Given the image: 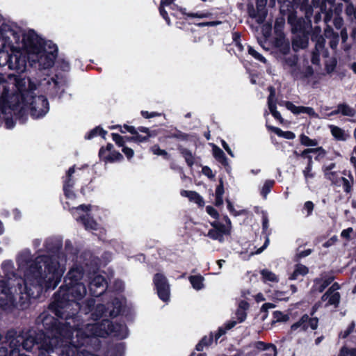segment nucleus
<instances>
[{
    "instance_id": "obj_48",
    "label": "nucleus",
    "mask_w": 356,
    "mask_h": 356,
    "mask_svg": "<svg viewBox=\"0 0 356 356\" xmlns=\"http://www.w3.org/2000/svg\"><path fill=\"white\" fill-rule=\"evenodd\" d=\"M304 175L307 181H308L309 178H312L314 177L313 174L312 173L311 161H309L308 166L304 170Z\"/></svg>"
},
{
    "instance_id": "obj_41",
    "label": "nucleus",
    "mask_w": 356,
    "mask_h": 356,
    "mask_svg": "<svg viewBox=\"0 0 356 356\" xmlns=\"http://www.w3.org/2000/svg\"><path fill=\"white\" fill-rule=\"evenodd\" d=\"M182 154H183V156L185 158V160L187 162L188 165L191 166L194 162V157H193L192 153L188 150H184V151H183Z\"/></svg>"
},
{
    "instance_id": "obj_17",
    "label": "nucleus",
    "mask_w": 356,
    "mask_h": 356,
    "mask_svg": "<svg viewBox=\"0 0 356 356\" xmlns=\"http://www.w3.org/2000/svg\"><path fill=\"white\" fill-rule=\"evenodd\" d=\"M213 229L209 231L207 236L211 238L222 241L223 235L227 233V229L218 222L212 223Z\"/></svg>"
},
{
    "instance_id": "obj_23",
    "label": "nucleus",
    "mask_w": 356,
    "mask_h": 356,
    "mask_svg": "<svg viewBox=\"0 0 356 356\" xmlns=\"http://www.w3.org/2000/svg\"><path fill=\"white\" fill-rule=\"evenodd\" d=\"M189 281L193 286V288L197 291L201 290L204 287V279L202 276L198 275H192L189 277Z\"/></svg>"
},
{
    "instance_id": "obj_56",
    "label": "nucleus",
    "mask_w": 356,
    "mask_h": 356,
    "mask_svg": "<svg viewBox=\"0 0 356 356\" xmlns=\"http://www.w3.org/2000/svg\"><path fill=\"white\" fill-rule=\"evenodd\" d=\"M334 35H337V33H334L332 29L330 27H328L325 31V36L327 38H332L334 37Z\"/></svg>"
},
{
    "instance_id": "obj_58",
    "label": "nucleus",
    "mask_w": 356,
    "mask_h": 356,
    "mask_svg": "<svg viewBox=\"0 0 356 356\" xmlns=\"http://www.w3.org/2000/svg\"><path fill=\"white\" fill-rule=\"evenodd\" d=\"M141 115L145 118H153V117L159 115V113H155V112H152V113H149L148 111H141Z\"/></svg>"
},
{
    "instance_id": "obj_12",
    "label": "nucleus",
    "mask_w": 356,
    "mask_h": 356,
    "mask_svg": "<svg viewBox=\"0 0 356 356\" xmlns=\"http://www.w3.org/2000/svg\"><path fill=\"white\" fill-rule=\"evenodd\" d=\"M122 305V302L118 299H115L111 304H109L107 310H105L104 305H99L97 307V309L99 310V318L103 316H107V313H108V316H116L121 311Z\"/></svg>"
},
{
    "instance_id": "obj_3",
    "label": "nucleus",
    "mask_w": 356,
    "mask_h": 356,
    "mask_svg": "<svg viewBox=\"0 0 356 356\" xmlns=\"http://www.w3.org/2000/svg\"><path fill=\"white\" fill-rule=\"evenodd\" d=\"M20 35L10 31L5 37L6 43L10 47L11 54L0 51V66L8 65V68L18 72L26 69V63L38 65L43 69L53 66L57 57L58 48L51 41L40 38L33 31H28Z\"/></svg>"
},
{
    "instance_id": "obj_64",
    "label": "nucleus",
    "mask_w": 356,
    "mask_h": 356,
    "mask_svg": "<svg viewBox=\"0 0 356 356\" xmlns=\"http://www.w3.org/2000/svg\"><path fill=\"white\" fill-rule=\"evenodd\" d=\"M341 37L343 42H346L348 39V33L346 29L341 31Z\"/></svg>"
},
{
    "instance_id": "obj_63",
    "label": "nucleus",
    "mask_w": 356,
    "mask_h": 356,
    "mask_svg": "<svg viewBox=\"0 0 356 356\" xmlns=\"http://www.w3.org/2000/svg\"><path fill=\"white\" fill-rule=\"evenodd\" d=\"M224 193V188L222 184H220L216 190V196H222Z\"/></svg>"
},
{
    "instance_id": "obj_36",
    "label": "nucleus",
    "mask_w": 356,
    "mask_h": 356,
    "mask_svg": "<svg viewBox=\"0 0 356 356\" xmlns=\"http://www.w3.org/2000/svg\"><path fill=\"white\" fill-rule=\"evenodd\" d=\"M310 153H317L318 156H323L325 154V150L322 147H316V148H309L307 149H305L302 152V155H306L307 154Z\"/></svg>"
},
{
    "instance_id": "obj_4",
    "label": "nucleus",
    "mask_w": 356,
    "mask_h": 356,
    "mask_svg": "<svg viewBox=\"0 0 356 356\" xmlns=\"http://www.w3.org/2000/svg\"><path fill=\"white\" fill-rule=\"evenodd\" d=\"M70 323L63 326L59 333V337H56L49 340L47 350H53L60 347L61 356H74L78 351V348L84 343L85 337L80 329H72L69 325Z\"/></svg>"
},
{
    "instance_id": "obj_53",
    "label": "nucleus",
    "mask_w": 356,
    "mask_h": 356,
    "mask_svg": "<svg viewBox=\"0 0 356 356\" xmlns=\"http://www.w3.org/2000/svg\"><path fill=\"white\" fill-rule=\"evenodd\" d=\"M221 143H222V147L228 153V154L229 156H231L232 157H234V154L233 153V152L232 151V149L229 147L228 144L225 140H223L221 141Z\"/></svg>"
},
{
    "instance_id": "obj_33",
    "label": "nucleus",
    "mask_w": 356,
    "mask_h": 356,
    "mask_svg": "<svg viewBox=\"0 0 356 356\" xmlns=\"http://www.w3.org/2000/svg\"><path fill=\"white\" fill-rule=\"evenodd\" d=\"M213 341V335L210 334L209 336L204 337L201 341L197 345L196 349L198 351H201L203 350L204 346H207L210 345Z\"/></svg>"
},
{
    "instance_id": "obj_46",
    "label": "nucleus",
    "mask_w": 356,
    "mask_h": 356,
    "mask_svg": "<svg viewBox=\"0 0 356 356\" xmlns=\"http://www.w3.org/2000/svg\"><path fill=\"white\" fill-rule=\"evenodd\" d=\"M268 353H266V356H276L277 355V350L275 346L269 345L267 348H266Z\"/></svg>"
},
{
    "instance_id": "obj_30",
    "label": "nucleus",
    "mask_w": 356,
    "mask_h": 356,
    "mask_svg": "<svg viewBox=\"0 0 356 356\" xmlns=\"http://www.w3.org/2000/svg\"><path fill=\"white\" fill-rule=\"evenodd\" d=\"M300 141L302 145L307 146V147H315V146L318 145V142L317 140L311 139L310 138H309L308 136H307L305 134H301L300 136Z\"/></svg>"
},
{
    "instance_id": "obj_55",
    "label": "nucleus",
    "mask_w": 356,
    "mask_h": 356,
    "mask_svg": "<svg viewBox=\"0 0 356 356\" xmlns=\"http://www.w3.org/2000/svg\"><path fill=\"white\" fill-rule=\"evenodd\" d=\"M160 14L162 15V17L165 19L168 24H170V19L168 17L167 12L164 10V7H161V5H160L159 8Z\"/></svg>"
},
{
    "instance_id": "obj_26",
    "label": "nucleus",
    "mask_w": 356,
    "mask_h": 356,
    "mask_svg": "<svg viewBox=\"0 0 356 356\" xmlns=\"http://www.w3.org/2000/svg\"><path fill=\"white\" fill-rule=\"evenodd\" d=\"M270 129H271L274 133H275L277 136L284 138L286 139L292 140L296 138V135L292 131H284L280 128L275 127H268Z\"/></svg>"
},
{
    "instance_id": "obj_35",
    "label": "nucleus",
    "mask_w": 356,
    "mask_h": 356,
    "mask_svg": "<svg viewBox=\"0 0 356 356\" xmlns=\"http://www.w3.org/2000/svg\"><path fill=\"white\" fill-rule=\"evenodd\" d=\"M274 183V181L271 180H267L265 181L261 191V193L264 197H266L267 195L270 193Z\"/></svg>"
},
{
    "instance_id": "obj_54",
    "label": "nucleus",
    "mask_w": 356,
    "mask_h": 356,
    "mask_svg": "<svg viewBox=\"0 0 356 356\" xmlns=\"http://www.w3.org/2000/svg\"><path fill=\"white\" fill-rule=\"evenodd\" d=\"M334 25L337 29H340L343 26V19L340 17H336L334 19Z\"/></svg>"
},
{
    "instance_id": "obj_38",
    "label": "nucleus",
    "mask_w": 356,
    "mask_h": 356,
    "mask_svg": "<svg viewBox=\"0 0 356 356\" xmlns=\"http://www.w3.org/2000/svg\"><path fill=\"white\" fill-rule=\"evenodd\" d=\"M116 127L119 128L120 131L122 133L129 132L131 134L135 133V128L134 127L128 126L127 124H124L123 127L120 125H118L116 127H111V129H115Z\"/></svg>"
},
{
    "instance_id": "obj_21",
    "label": "nucleus",
    "mask_w": 356,
    "mask_h": 356,
    "mask_svg": "<svg viewBox=\"0 0 356 356\" xmlns=\"http://www.w3.org/2000/svg\"><path fill=\"white\" fill-rule=\"evenodd\" d=\"M308 273L309 269L307 266L302 264H297L295 266L293 272L289 276V279L291 280H298L306 275Z\"/></svg>"
},
{
    "instance_id": "obj_20",
    "label": "nucleus",
    "mask_w": 356,
    "mask_h": 356,
    "mask_svg": "<svg viewBox=\"0 0 356 356\" xmlns=\"http://www.w3.org/2000/svg\"><path fill=\"white\" fill-rule=\"evenodd\" d=\"M181 195L187 197L191 202L197 204L200 207H203L204 204L203 198L195 191L183 190L181 191Z\"/></svg>"
},
{
    "instance_id": "obj_32",
    "label": "nucleus",
    "mask_w": 356,
    "mask_h": 356,
    "mask_svg": "<svg viewBox=\"0 0 356 356\" xmlns=\"http://www.w3.org/2000/svg\"><path fill=\"white\" fill-rule=\"evenodd\" d=\"M106 134V131H104L103 129L100 127H96L91 130L86 136V138L90 140L93 138L94 137L97 136H101L103 138H105V136Z\"/></svg>"
},
{
    "instance_id": "obj_27",
    "label": "nucleus",
    "mask_w": 356,
    "mask_h": 356,
    "mask_svg": "<svg viewBox=\"0 0 356 356\" xmlns=\"http://www.w3.org/2000/svg\"><path fill=\"white\" fill-rule=\"evenodd\" d=\"M308 40L305 37H300L296 36L293 40V48L295 50H298L299 49H304L307 47Z\"/></svg>"
},
{
    "instance_id": "obj_11",
    "label": "nucleus",
    "mask_w": 356,
    "mask_h": 356,
    "mask_svg": "<svg viewBox=\"0 0 356 356\" xmlns=\"http://www.w3.org/2000/svg\"><path fill=\"white\" fill-rule=\"evenodd\" d=\"M282 105L284 106L288 110L295 115L300 113L307 114L310 117L318 118V114L314 111L312 107L309 106H298L293 104L292 102L286 101L282 103Z\"/></svg>"
},
{
    "instance_id": "obj_51",
    "label": "nucleus",
    "mask_w": 356,
    "mask_h": 356,
    "mask_svg": "<svg viewBox=\"0 0 356 356\" xmlns=\"http://www.w3.org/2000/svg\"><path fill=\"white\" fill-rule=\"evenodd\" d=\"M341 180L343 181V186L344 191L346 193H349L351 191V184L350 182L346 178L341 177Z\"/></svg>"
},
{
    "instance_id": "obj_15",
    "label": "nucleus",
    "mask_w": 356,
    "mask_h": 356,
    "mask_svg": "<svg viewBox=\"0 0 356 356\" xmlns=\"http://www.w3.org/2000/svg\"><path fill=\"white\" fill-rule=\"evenodd\" d=\"M75 172L74 167L70 168L64 179L63 190L65 195L69 200H73L75 197V193L72 189L74 181L72 179V175Z\"/></svg>"
},
{
    "instance_id": "obj_44",
    "label": "nucleus",
    "mask_w": 356,
    "mask_h": 356,
    "mask_svg": "<svg viewBox=\"0 0 356 356\" xmlns=\"http://www.w3.org/2000/svg\"><path fill=\"white\" fill-rule=\"evenodd\" d=\"M209 13L198 12L195 13H188V16L190 17H197V18H207L210 16Z\"/></svg>"
},
{
    "instance_id": "obj_24",
    "label": "nucleus",
    "mask_w": 356,
    "mask_h": 356,
    "mask_svg": "<svg viewBox=\"0 0 356 356\" xmlns=\"http://www.w3.org/2000/svg\"><path fill=\"white\" fill-rule=\"evenodd\" d=\"M236 318L238 319V321H229V323H227L226 325H225V329L226 330H229L232 327H234L237 323H241L243 321H244L246 318V313H245V311L243 310V309H238L237 310L236 313Z\"/></svg>"
},
{
    "instance_id": "obj_8",
    "label": "nucleus",
    "mask_w": 356,
    "mask_h": 356,
    "mask_svg": "<svg viewBox=\"0 0 356 356\" xmlns=\"http://www.w3.org/2000/svg\"><path fill=\"white\" fill-rule=\"evenodd\" d=\"M159 297L163 302L170 300V285L166 277L162 273H156L153 279Z\"/></svg>"
},
{
    "instance_id": "obj_25",
    "label": "nucleus",
    "mask_w": 356,
    "mask_h": 356,
    "mask_svg": "<svg viewBox=\"0 0 356 356\" xmlns=\"http://www.w3.org/2000/svg\"><path fill=\"white\" fill-rule=\"evenodd\" d=\"M289 320V314L280 311H275L273 312L272 323H284Z\"/></svg>"
},
{
    "instance_id": "obj_14",
    "label": "nucleus",
    "mask_w": 356,
    "mask_h": 356,
    "mask_svg": "<svg viewBox=\"0 0 356 356\" xmlns=\"http://www.w3.org/2000/svg\"><path fill=\"white\" fill-rule=\"evenodd\" d=\"M338 289L339 285L334 284L323 296L322 300L326 302L325 305H334L336 307L339 304L340 295L337 291Z\"/></svg>"
},
{
    "instance_id": "obj_62",
    "label": "nucleus",
    "mask_w": 356,
    "mask_h": 356,
    "mask_svg": "<svg viewBox=\"0 0 356 356\" xmlns=\"http://www.w3.org/2000/svg\"><path fill=\"white\" fill-rule=\"evenodd\" d=\"M335 168V164L332 163L327 165H325L323 168L325 175L327 174V172H332L333 169Z\"/></svg>"
},
{
    "instance_id": "obj_6",
    "label": "nucleus",
    "mask_w": 356,
    "mask_h": 356,
    "mask_svg": "<svg viewBox=\"0 0 356 356\" xmlns=\"http://www.w3.org/2000/svg\"><path fill=\"white\" fill-rule=\"evenodd\" d=\"M87 330L91 331L90 334H87L86 337L95 335L101 337H105L108 334H113L119 339H124L128 334V330L126 325L123 324L111 325L108 320L104 319L99 325L97 324L88 325Z\"/></svg>"
},
{
    "instance_id": "obj_16",
    "label": "nucleus",
    "mask_w": 356,
    "mask_h": 356,
    "mask_svg": "<svg viewBox=\"0 0 356 356\" xmlns=\"http://www.w3.org/2000/svg\"><path fill=\"white\" fill-rule=\"evenodd\" d=\"M112 138L116 145L122 147V152L124 154L127 159L129 160L133 158L134 152L131 148L125 145V143L128 141L126 140L125 137L124 138L118 134H112Z\"/></svg>"
},
{
    "instance_id": "obj_29",
    "label": "nucleus",
    "mask_w": 356,
    "mask_h": 356,
    "mask_svg": "<svg viewBox=\"0 0 356 356\" xmlns=\"http://www.w3.org/2000/svg\"><path fill=\"white\" fill-rule=\"evenodd\" d=\"M213 154L216 159L225 165L227 164V159L223 151L214 145H213Z\"/></svg>"
},
{
    "instance_id": "obj_59",
    "label": "nucleus",
    "mask_w": 356,
    "mask_h": 356,
    "mask_svg": "<svg viewBox=\"0 0 356 356\" xmlns=\"http://www.w3.org/2000/svg\"><path fill=\"white\" fill-rule=\"evenodd\" d=\"M202 173L209 178L213 177L212 170L207 166L202 168Z\"/></svg>"
},
{
    "instance_id": "obj_31",
    "label": "nucleus",
    "mask_w": 356,
    "mask_h": 356,
    "mask_svg": "<svg viewBox=\"0 0 356 356\" xmlns=\"http://www.w3.org/2000/svg\"><path fill=\"white\" fill-rule=\"evenodd\" d=\"M339 111L343 115L348 117H353L355 114V110L346 104H339Z\"/></svg>"
},
{
    "instance_id": "obj_5",
    "label": "nucleus",
    "mask_w": 356,
    "mask_h": 356,
    "mask_svg": "<svg viewBox=\"0 0 356 356\" xmlns=\"http://www.w3.org/2000/svg\"><path fill=\"white\" fill-rule=\"evenodd\" d=\"M83 275L81 266H74L70 269L65 280V285L58 291L60 303L65 301L81 300L86 294V286L80 282Z\"/></svg>"
},
{
    "instance_id": "obj_40",
    "label": "nucleus",
    "mask_w": 356,
    "mask_h": 356,
    "mask_svg": "<svg viewBox=\"0 0 356 356\" xmlns=\"http://www.w3.org/2000/svg\"><path fill=\"white\" fill-rule=\"evenodd\" d=\"M336 65H337V61L335 59L332 58V59L327 60V62L326 63V65H325V70H326L327 72V73L332 72L335 69Z\"/></svg>"
},
{
    "instance_id": "obj_39",
    "label": "nucleus",
    "mask_w": 356,
    "mask_h": 356,
    "mask_svg": "<svg viewBox=\"0 0 356 356\" xmlns=\"http://www.w3.org/2000/svg\"><path fill=\"white\" fill-rule=\"evenodd\" d=\"M346 14L351 18L356 19V6L350 3L346 8Z\"/></svg>"
},
{
    "instance_id": "obj_19",
    "label": "nucleus",
    "mask_w": 356,
    "mask_h": 356,
    "mask_svg": "<svg viewBox=\"0 0 356 356\" xmlns=\"http://www.w3.org/2000/svg\"><path fill=\"white\" fill-rule=\"evenodd\" d=\"M131 137H125L127 140H133L137 143H142L146 141L149 137V129L145 127H141L138 131L135 130V133L132 134Z\"/></svg>"
},
{
    "instance_id": "obj_28",
    "label": "nucleus",
    "mask_w": 356,
    "mask_h": 356,
    "mask_svg": "<svg viewBox=\"0 0 356 356\" xmlns=\"http://www.w3.org/2000/svg\"><path fill=\"white\" fill-rule=\"evenodd\" d=\"M261 275L262 276L263 280L266 282H277L278 278L277 275L273 273V272L264 269L261 271Z\"/></svg>"
},
{
    "instance_id": "obj_42",
    "label": "nucleus",
    "mask_w": 356,
    "mask_h": 356,
    "mask_svg": "<svg viewBox=\"0 0 356 356\" xmlns=\"http://www.w3.org/2000/svg\"><path fill=\"white\" fill-rule=\"evenodd\" d=\"M325 177L330 179L332 183L337 184L338 179H339V175L337 172H327V174L325 175Z\"/></svg>"
},
{
    "instance_id": "obj_61",
    "label": "nucleus",
    "mask_w": 356,
    "mask_h": 356,
    "mask_svg": "<svg viewBox=\"0 0 356 356\" xmlns=\"http://www.w3.org/2000/svg\"><path fill=\"white\" fill-rule=\"evenodd\" d=\"M262 227L264 231H266L268 228V219L266 215H264L262 218Z\"/></svg>"
},
{
    "instance_id": "obj_34",
    "label": "nucleus",
    "mask_w": 356,
    "mask_h": 356,
    "mask_svg": "<svg viewBox=\"0 0 356 356\" xmlns=\"http://www.w3.org/2000/svg\"><path fill=\"white\" fill-rule=\"evenodd\" d=\"M331 281L332 280L330 278L325 280L318 279L315 281V287L319 291H322L327 286L330 284Z\"/></svg>"
},
{
    "instance_id": "obj_47",
    "label": "nucleus",
    "mask_w": 356,
    "mask_h": 356,
    "mask_svg": "<svg viewBox=\"0 0 356 356\" xmlns=\"http://www.w3.org/2000/svg\"><path fill=\"white\" fill-rule=\"evenodd\" d=\"M152 151L153 154L156 155L165 156L167 154L166 152L160 149L158 145L153 146L152 147Z\"/></svg>"
},
{
    "instance_id": "obj_50",
    "label": "nucleus",
    "mask_w": 356,
    "mask_h": 356,
    "mask_svg": "<svg viewBox=\"0 0 356 356\" xmlns=\"http://www.w3.org/2000/svg\"><path fill=\"white\" fill-rule=\"evenodd\" d=\"M207 213L211 216L213 218H217L218 217V213L217 211L213 208L212 207L208 206L207 207Z\"/></svg>"
},
{
    "instance_id": "obj_1",
    "label": "nucleus",
    "mask_w": 356,
    "mask_h": 356,
    "mask_svg": "<svg viewBox=\"0 0 356 356\" xmlns=\"http://www.w3.org/2000/svg\"><path fill=\"white\" fill-rule=\"evenodd\" d=\"M65 269L64 264L59 263L56 257H38L25 272L24 287L21 285L22 280L15 275L0 282V307L6 309L13 305L18 294H25L20 298L24 303L29 298L38 296L44 288L54 289Z\"/></svg>"
},
{
    "instance_id": "obj_60",
    "label": "nucleus",
    "mask_w": 356,
    "mask_h": 356,
    "mask_svg": "<svg viewBox=\"0 0 356 356\" xmlns=\"http://www.w3.org/2000/svg\"><path fill=\"white\" fill-rule=\"evenodd\" d=\"M227 208L229 211L234 216H238L241 213L240 212H238L234 209V206L229 201H227Z\"/></svg>"
},
{
    "instance_id": "obj_2",
    "label": "nucleus",
    "mask_w": 356,
    "mask_h": 356,
    "mask_svg": "<svg viewBox=\"0 0 356 356\" xmlns=\"http://www.w3.org/2000/svg\"><path fill=\"white\" fill-rule=\"evenodd\" d=\"M35 85L28 78L0 74V126L12 129L17 113L29 110L31 116L40 118L49 110L47 99L43 95L33 96Z\"/></svg>"
},
{
    "instance_id": "obj_10",
    "label": "nucleus",
    "mask_w": 356,
    "mask_h": 356,
    "mask_svg": "<svg viewBox=\"0 0 356 356\" xmlns=\"http://www.w3.org/2000/svg\"><path fill=\"white\" fill-rule=\"evenodd\" d=\"M317 327V318H309L307 315H304L299 321L291 325V329L292 332H300L306 331L308 329L316 330Z\"/></svg>"
},
{
    "instance_id": "obj_52",
    "label": "nucleus",
    "mask_w": 356,
    "mask_h": 356,
    "mask_svg": "<svg viewBox=\"0 0 356 356\" xmlns=\"http://www.w3.org/2000/svg\"><path fill=\"white\" fill-rule=\"evenodd\" d=\"M353 229L351 227H349L348 229H343L341 233V236L343 238H345L346 239H348L350 236L351 233L353 232Z\"/></svg>"
},
{
    "instance_id": "obj_22",
    "label": "nucleus",
    "mask_w": 356,
    "mask_h": 356,
    "mask_svg": "<svg viewBox=\"0 0 356 356\" xmlns=\"http://www.w3.org/2000/svg\"><path fill=\"white\" fill-rule=\"evenodd\" d=\"M329 127L333 137L338 140L344 141L349 137V135L339 127L330 125Z\"/></svg>"
},
{
    "instance_id": "obj_43",
    "label": "nucleus",
    "mask_w": 356,
    "mask_h": 356,
    "mask_svg": "<svg viewBox=\"0 0 356 356\" xmlns=\"http://www.w3.org/2000/svg\"><path fill=\"white\" fill-rule=\"evenodd\" d=\"M339 356H356V349L348 350L342 348Z\"/></svg>"
},
{
    "instance_id": "obj_49",
    "label": "nucleus",
    "mask_w": 356,
    "mask_h": 356,
    "mask_svg": "<svg viewBox=\"0 0 356 356\" xmlns=\"http://www.w3.org/2000/svg\"><path fill=\"white\" fill-rule=\"evenodd\" d=\"M314 204L311 201H307L304 204V210L307 213V216L310 215L314 209Z\"/></svg>"
},
{
    "instance_id": "obj_57",
    "label": "nucleus",
    "mask_w": 356,
    "mask_h": 356,
    "mask_svg": "<svg viewBox=\"0 0 356 356\" xmlns=\"http://www.w3.org/2000/svg\"><path fill=\"white\" fill-rule=\"evenodd\" d=\"M330 47L332 48V49H335L338 44V42H339V36L338 35H334V37L332 38H330Z\"/></svg>"
},
{
    "instance_id": "obj_18",
    "label": "nucleus",
    "mask_w": 356,
    "mask_h": 356,
    "mask_svg": "<svg viewBox=\"0 0 356 356\" xmlns=\"http://www.w3.org/2000/svg\"><path fill=\"white\" fill-rule=\"evenodd\" d=\"M269 92H270V95H269L268 99V108H269L271 114L273 115V117L275 119L279 120L280 121H282V118L281 116V114L277 111L275 90L273 88L270 87Z\"/></svg>"
},
{
    "instance_id": "obj_7",
    "label": "nucleus",
    "mask_w": 356,
    "mask_h": 356,
    "mask_svg": "<svg viewBox=\"0 0 356 356\" xmlns=\"http://www.w3.org/2000/svg\"><path fill=\"white\" fill-rule=\"evenodd\" d=\"M93 209L91 207L81 205L72 209V213L77 220L83 222L86 229L96 230L99 227L98 223L90 216V212H92Z\"/></svg>"
},
{
    "instance_id": "obj_37",
    "label": "nucleus",
    "mask_w": 356,
    "mask_h": 356,
    "mask_svg": "<svg viewBox=\"0 0 356 356\" xmlns=\"http://www.w3.org/2000/svg\"><path fill=\"white\" fill-rule=\"evenodd\" d=\"M248 53L257 60H260L263 63H266L265 58L263 56H261L259 53H258L256 50H254L252 47H249Z\"/></svg>"
},
{
    "instance_id": "obj_9",
    "label": "nucleus",
    "mask_w": 356,
    "mask_h": 356,
    "mask_svg": "<svg viewBox=\"0 0 356 356\" xmlns=\"http://www.w3.org/2000/svg\"><path fill=\"white\" fill-rule=\"evenodd\" d=\"M99 156L105 163H115L121 161L123 159V156L119 152L114 149L113 145L111 143L100 148Z\"/></svg>"
},
{
    "instance_id": "obj_45",
    "label": "nucleus",
    "mask_w": 356,
    "mask_h": 356,
    "mask_svg": "<svg viewBox=\"0 0 356 356\" xmlns=\"http://www.w3.org/2000/svg\"><path fill=\"white\" fill-rule=\"evenodd\" d=\"M274 298L279 300H287L289 299V298L286 296V293L280 291L275 292Z\"/></svg>"
},
{
    "instance_id": "obj_13",
    "label": "nucleus",
    "mask_w": 356,
    "mask_h": 356,
    "mask_svg": "<svg viewBox=\"0 0 356 356\" xmlns=\"http://www.w3.org/2000/svg\"><path fill=\"white\" fill-rule=\"evenodd\" d=\"M106 287V282L102 275H95L90 282V291L95 296H99L102 294Z\"/></svg>"
}]
</instances>
